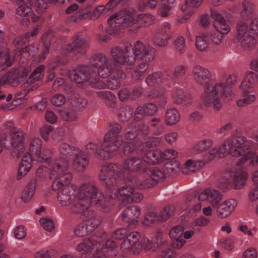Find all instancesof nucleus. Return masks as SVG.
<instances>
[{
	"label": "nucleus",
	"mask_w": 258,
	"mask_h": 258,
	"mask_svg": "<svg viewBox=\"0 0 258 258\" xmlns=\"http://www.w3.org/2000/svg\"><path fill=\"white\" fill-rule=\"evenodd\" d=\"M192 72L195 81L204 87V91L201 95L203 103L206 106H210L213 103L215 109L220 110L222 107L220 100L224 95L225 85L222 82L214 85L211 73L202 66H195Z\"/></svg>",
	"instance_id": "f257e3e1"
},
{
	"label": "nucleus",
	"mask_w": 258,
	"mask_h": 258,
	"mask_svg": "<svg viewBox=\"0 0 258 258\" xmlns=\"http://www.w3.org/2000/svg\"><path fill=\"white\" fill-rule=\"evenodd\" d=\"M228 147V152L229 155L233 157H242L236 163V165L240 166L245 163L248 158L253 155V152L250 149L249 142L246 138L242 136H233L231 138L227 139L223 145V148L220 149L221 152H225Z\"/></svg>",
	"instance_id": "f03ea898"
},
{
	"label": "nucleus",
	"mask_w": 258,
	"mask_h": 258,
	"mask_svg": "<svg viewBox=\"0 0 258 258\" xmlns=\"http://www.w3.org/2000/svg\"><path fill=\"white\" fill-rule=\"evenodd\" d=\"M122 129V126L118 122L110 123V130L105 134L102 144V151L99 153L102 159H108L111 153L117 151L123 143L120 135Z\"/></svg>",
	"instance_id": "7ed1b4c3"
},
{
	"label": "nucleus",
	"mask_w": 258,
	"mask_h": 258,
	"mask_svg": "<svg viewBox=\"0 0 258 258\" xmlns=\"http://www.w3.org/2000/svg\"><path fill=\"white\" fill-rule=\"evenodd\" d=\"M89 205H97L104 199L103 194L94 185L85 183L80 187L77 195Z\"/></svg>",
	"instance_id": "20e7f679"
},
{
	"label": "nucleus",
	"mask_w": 258,
	"mask_h": 258,
	"mask_svg": "<svg viewBox=\"0 0 258 258\" xmlns=\"http://www.w3.org/2000/svg\"><path fill=\"white\" fill-rule=\"evenodd\" d=\"M116 168L114 164H105L102 166L99 174L101 185L111 192L115 190L116 187Z\"/></svg>",
	"instance_id": "39448f33"
},
{
	"label": "nucleus",
	"mask_w": 258,
	"mask_h": 258,
	"mask_svg": "<svg viewBox=\"0 0 258 258\" xmlns=\"http://www.w3.org/2000/svg\"><path fill=\"white\" fill-rule=\"evenodd\" d=\"M133 49L132 54L134 55L136 60H138L140 63H146L149 66L150 63L155 59L156 49L152 46L138 41Z\"/></svg>",
	"instance_id": "423d86ee"
},
{
	"label": "nucleus",
	"mask_w": 258,
	"mask_h": 258,
	"mask_svg": "<svg viewBox=\"0 0 258 258\" xmlns=\"http://www.w3.org/2000/svg\"><path fill=\"white\" fill-rule=\"evenodd\" d=\"M133 49L132 54L134 55L136 60H138L140 63H146L149 66L150 63L155 59L156 49L152 46L138 41Z\"/></svg>",
	"instance_id": "0eeeda50"
},
{
	"label": "nucleus",
	"mask_w": 258,
	"mask_h": 258,
	"mask_svg": "<svg viewBox=\"0 0 258 258\" xmlns=\"http://www.w3.org/2000/svg\"><path fill=\"white\" fill-rule=\"evenodd\" d=\"M137 20L136 18L125 17L120 13L112 15L107 20L109 26L105 29V31L109 35H112L121 27H127L135 24Z\"/></svg>",
	"instance_id": "6e6552de"
},
{
	"label": "nucleus",
	"mask_w": 258,
	"mask_h": 258,
	"mask_svg": "<svg viewBox=\"0 0 258 258\" xmlns=\"http://www.w3.org/2000/svg\"><path fill=\"white\" fill-rule=\"evenodd\" d=\"M111 61L115 64L124 65L127 63L132 66L134 63L136 58L126 48L124 49L116 46L110 50Z\"/></svg>",
	"instance_id": "1a4fd4ad"
},
{
	"label": "nucleus",
	"mask_w": 258,
	"mask_h": 258,
	"mask_svg": "<svg viewBox=\"0 0 258 258\" xmlns=\"http://www.w3.org/2000/svg\"><path fill=\"white\" fill-rule=\"evenodd\" d=\"M94 74V71L89 66L81 64L73 69L69 74L72 81L77 84H81L89 81Z\"/></svg>",
	"instance_id": "9d476101"
},
{
	"label": "nucleus",
	"mask_w": 258,
	"mask_h": 258,
	"mask_svg": "<svg viewBox=\"0 0 258 258\" xmlns=\"http://www.w3.org/2000/svg\"><path fill=\"white\" fill-rule=\"evenodd\" d=\"M141 238L140 234L137 231H134L127 234L126 238L124 239L121 244V248L127 250L134 254H139L142 249V240L139 241Z\"/></svg>",
	"instance_id": "9b49d317"
},
{
	"label": "nucleus",
	"mask_w": 258,
	"mask_h": 258,
	"mask_svg": "<svg viewBox=\"0 0 258 258\" xmlns=\"http://www.w3.org/2000/svg\"><path fill=\"white\" fill-rule=\"evenodd\" d=\"M11 135L3 138V145L6 149L11 150L13 146H24L25 133L20 128L14 127Z\"/></svg>",
	"instance_id": "f8f14e48"
},
{
	"label": "nucleus",
	"mask_w": 258,
	"mask_h": 258,
	"mask_svg": "<svg viewBox=\"0 0 258 258\" xmlns=\"http://www.w3.org/2000/svg\"><path fill=\"white\" fill-rule=\"evenodd\" d=\"M42 141L39 138H35L31 142L29 147L30 156L33 160L40 162H49L50 158L46 155L41 154Z\"/></svg>",
	"instance_id": "ddd939ff"
},
{
	"label": "nucleus",
	"mask_w": 258,
	"mask_h": 258,
	"mask_svg": "<svg viewBox=\"0 0 258 258\" xmlns=\"http://www.w3.org/2000/svg\"><path fill=\"white\" fill-rule=\"evenodd\" d=\"M141 214L140 208L137 206L127 207L122 213V220L124 223H128L127 227L134 228L138 223L137 220Z\"/></svg>",
	"instance_id": "4468645a"
},
{
	"label": "nucleus",
	"mask_w": 258,
	"mask_h": 258,
	"mask_svg": "<svg viewBox=\"0 0 258 258\" xmlns=\"http://www.w3.org/2000/svg\"><path fill=\"white\" fill-rule=\"evenodd\" d=\"M198 199L201 201L207 200L210 204L214 207H217L221 202L222 195L216 189L207 188L201 192Z\"/></svg>",
	"instance_id": "2eb2a0df"
},
{
	"label": "nucleus",
	"mask_w": 258,
	"mask_h": 258,
	"mask_svg": "<svg viewBox=\"0 0 258 258\" xmlns=\"http://www.w3.org/2000/svg\"><path fill=\"white\" fill-rule=\"evenodd\" d=\"M158 110L157 106L152 103L145 104L138 106L135 111L134 120L140 121L146 115H154Z\"/></svg>",
	"instance_id": "dca6fc26"
},
{
	"label": "nucleus",
	"mask_w": 258,
	"mask_h": 258,
	"mask_svg": "<svg viewBox=\"0 0 258 258\" xmlns=\"http://www.w3.org/2000/svg\"><path fill=\"white\" fill-rule=\"evenodd\" d=\"M89 46V43L85 38L76 35L73 38L72 42L67 46L66 51L68 53L77 51L81 53L82 50L88 48Z\"/></svg>",
	"instance_id": "f3484780"
},
{
	"label": "nucleus",
	"mask_w": 258,
	"mask_h": 258,
	"mask_svg": "<svg viewBox=\"0 0 258 258\" xmlns=\"http://www.w3.org/2000/svg\"><path fill=\"white\" fill-rule=\"evenodd\" d=\"M184 228L181 225H178L172 228L169 233V236L173 240L172 245L177 248H181L185 240L183 238Z\"/></svg>",
	"instance_id": "a211bd4d"
},
{
	"label": "nucleus",
	"mask_w": 258,
	"mask_h": 258,
	"mask_svg": "<svg viewBox=\"0 0 258 258\" xmlns=\"http://www.w3.org/2000/svg\"><path fill=\"white\" fill-rule=\"evenodd\" d=\"M237 205V202L234 199H230L221 203L217 206V216L221 218L229 216Z\"/></svg>",
	"instance_id": "6ab92c4d"
},
{
	"label": "nucleus",
	"mask_w": 258,
	"mask_h": 258,
	"mask_svg": "<svg viewBox=\"0 0 258 258\" xmlns=\"http://www.w3.org/2000/svg\"><path fill=\"white\" fill-rule=\"evenodd\" d=\"M211 17L213 20L212 24L217 31L222 33H227L229 30V26L226 23L223 16L216 11L211 12Z\"/></svg>",
	"instance_id": "aec40b11"
},
{
	"label": "nucleus",
	"mask_w": 258,
	"mask_h": 258,
	"mask_svg": "<svg viewBox=\"0 0 258 258\" xmlns=\"http://www.w3.org/2000/svg\"><path fill=\"white\" fill-rule=\"evenodd\" d=\"M123 169L125 170L123 173L127 172H136L140 170L143 172V162L139 157H135L127 158L123 165Z\"/></svg>",
	"instance_id": "412c9836"
},
{
	"label": "nucleus",
	"mask_w": 258,
	"mask_h": 258,
	"mask_svg": "<svg viewBox=\"0 0 258 258\" xmlns=\"http://www.w3.org/2000/svg\"><path fill=\"white\" fill-rule=\"evenodd\" d=\"M258 84V73L252 71H247L245 73L240 88L244 91V93L247 90L253 87Z\"/></svg>",
	"instance_id": "4be33fe9"
},
{
	"label": "nucleus",
	"mask_w": 258,
	"mask_h": 258,
	"mask_svg": "<svg viewBox=\"0 0 258 258\" xmlns=\"http://www.w3.org/2000/svg\"><path fill=\"white\" fill-rule=\"evenodd\" d=\"M74 195V190L72 187L64 186L57 193V199L61 206H66L71 204Z\"/></svg>",
	"instance_id": "5701e85b"
},
{
	"label": "nucleus",
	"mask_w": 258,
	"mask_h": 258,
	"mask_svg": "<svg viewBox=\"0 0 258 258\" xmlns=\"http://www.w3.org/2000/svg\"><path fill=\"white\" fill-rule=\"evenodd\" d=\"M32 156L28 153L27 155H25L19 164L18 168L17 179H21L29 172L32 167Z\"/></svg>",
	"instance_id": "b1692460"
},
{
	"label": "nucleus",
	"mask_w": 258,
	"mask_h": 258,
	"mask_svg": "<svg viewBox=\"0 0 258 258\" xmlns=\"http://www.w3.org/2000/svg\"><path fill=\"white\" fill-rule=\"evenodd\" d=\"M69 159L61 158L56 159L52 166V174L56 177L66 172L69 167Z\"/></svg>",
	"instance_id": "393cba45"
},
{
	"label": "nucleus",
	"mask_w": 258,
	"mask_h": 258,
	"mask_svg": "<svg viewBox=\"0 0 258 258\" xmlns=\"http://www.w3.org/2000/svg\"><path fill=\"white\" fill-rule=\"evenodd\" d=\"M89 164V159L84 152H80L76 155L74 159L73 167L79 172H82L86 169Z\"/></svg>",
	"instance_id": "a878e982"
},
{
	"label": "nucleus",
	"mask_w": 258,
	"mask_h": 258,
	"mask_svg": "<svg viewBox=\"0 0 258 258\" xmlns=\"http://www.w3.org/2000/svg\"><path fill=\"white\" fill-rule=\"evenodd\" d=\"M44 69L43 65H40L35 68L26 81L22 85L23 88L27 87L28 85H31L35 81L42 80L44 74L42 73Z\"/></svg>",
	"instance_id": "bb28decb"
},
{
	"label": "nucleus",
	"mask_w": 258,
	"mask_h": 258,
	"mask_svg": "<svg viewBox=\"0 0 258 258\" xmlns=\"http://www.w3.org/2000/svg\"><path fill=\"white\" fill-rule=\"evenodd\" d=\"M180 114L174 108L167 109L164 115V121L166 125L172 126L177 124L180 120Z\"/></svg>",
	"instance_id": "cd10ccee"
},
{
	"label": "nucleus",
	"mask_w": 258,
	"mask_h": 258,
	"mask_svg": "<svg viewBox=\"0 0 258 258\" xmlns=\"http://www.w3.org/2000/svg\"><path fill=\"white\" fill-rule=\"evenodd\" d=\"M36 184V179L32 178L23 190L21 198L24 202L27 203L31 199L35 192Z\"/></svg>",
	"instance_id": "c85d7f7f"
},
{
	"label": "nucleus",
	"mask_w": 258,
	"mask_h": 258,
	"mask_svg": "<svg viewBox=\"0 0 258 258\" xmlns=\"http://www.w3.org/2000/svg\"><path fill=\"white\" fill-rule=\"evenodd\" d=\"M145 179L142 181H139L137 177L134 176L132 178H130L131 182L134 183L136 187L140 189H146L151 188L155 186L157 182L155 181L153 178L146 175Z\"/></svg>",
	"instance_id": "c756f323"
},
{
	"label": "nucleus",
	"mask_w": 258,
	"mask_h": 258,
	"mask_svg": "<svg viewBox=\"0 0 258 258\" xmlns=\"http://www.w3.org/2000/svg\"><path fill=\"white\" fill-rule=\"evenodd\" d=\"M161 155V150L157 149L148 152L144 156L143 159L144 162L154 165L158 163H161V160H160Z\"/></svg>",
	"instance_id": "7c9ffc66"
},
{
	"label": "nucleus",
	"mask_w": 258,
	"mask_h": 258,
	"mask_svg": "<svg viewBox=\"0 0 258 258\" xmlns=\"http://www.w3.org/2000/svg\"><path fill=\"white\" fill-rule=\"evenodd\" d=\"M248 26V23L244 21H240L237 24L236 34L233 39L234 43L239 42L245 37L249 29Z\"/></svg>",
	"instance_id": "2f4dec72"
},
{
	"label": "nucleus",
	"mask_w": 258,
	"mask_h": 258,
	"mask_svg": "<svg viewBox=\"0 0 258 258\" xmlns=\"http://www.w3.org/2000/svg\"><path fill=\"white\" fill-rule=\"evenodd\" d=\"M97 96L100 98L104 100L106 105L111 108L116 106V98L115 95L109 91H98L96 92Z\"/></svg>",
	"instance_id": "473e14b6"
},
{
	"label": "nucleus",
	"mask_w": 258,
	"mask_h": 258,
	"mask_svg": "<svg viewBox=\"0 0 258 258\" xmlns=\"http://www.w3.org/2000/svg\"><path fill=\"white\" fill-rule=\"evenodd\" d=\"M71 103L77 109L80 110L87 106L88 101L81 95L74 92L71 96Z\"/></svg>",
	"instance_id": "72a5a7b5"
},
{
	"label": "nucleus",
	"mask_w": 258,
	"mask_h": 258,
	"mask_svg": "<svg viewBox=\"0 0 258 258\" xmlns=\"http://www.w3.org/2000/svg\"><path fill=\"white\" fill-rule=\"evenodd\" d=\"M104 9L105 8L103 6H99L96 8L92 13L90 12H87L81 14L80 11H79L76 13L77 15L76 17L80 19L89 18L91 20H96L99 18Z\"/></svg>",
	"instance_id": "f704fd0d"
},
{
	"label": "nucleus",
	"mask_w": 258,
	"mask_h": 258,
	"mask_svg": "<svg viewBox=\"0 0 258 258\" xmlns=\"http://www.w3.org/2000/svg\"><path fill=\"white\" fill-rule=\"evenodd\" d=\"M149 67L146 63L140 62L138 66L132 71V78L136 81L142 80L143 79L144 74Z\"/></svg>",
	"instance_id": "c9c22d12"
},
{
	"label": "nucleus",
	"mask_w": 258,
	"mask_h": 258,
	"mask_svg": "<svg viewBox=\"0 0 258 258\" xmlns=\"http://www.w3.org/2000/svg\"><path fill=\"white\" fill-rule=\"evenodd\" d=\"M243 10L241 12L242 18L246 20L251 18L254 12V5L247 1H244L242 4Z\"/></svg>",
	"instance_id": "e433bc0d"
},
{
	"label": "nucleus",
	"mask_w": 258,
	"mask_h": 258,
	"mask_svg": "<svg viewBox=\"0 0 258 258\" xmlns=\"http://www.w3.org/2000/svg\"><path fill=\"white\" fill-rule=\"evenodd\" d=\"M143 172L145 175H148L153 178L157 182L164 175V173L157 167H153L150 169L143 168Z\"/></svg>",
	"instance_id": "4c0bfd02"
},
{
	"label": "nucleus",
	"mask_w": 258,
	"mask_h": 258,
	"mask_svg": "<svg viewBox=\"0 0 258 258\" xmlns=\"http://www.w3.org/2000/svg\"><path fill=\"white\" fill-rule=\"evenodd\" d=\"M175 0H162L158 10V14L162 17H166L169 15V11L172 8Z\"/></svg>",
	"instance_id": "58836bf2"
},
{
	"label": "nucleus",
	"mask_w": 258,
	"mask_h": 258,
	"mask_svg": "<svg viewBox=\"0 0 258 258\" xmlns=\"http://www.w3.org/2000/svg\"><path fill=\"white\" fill-rule=\"evenodd\" d=\"M256 43L257 41L255 38L248 34L244 37L241 41V46L244 50H250L255 47Z\"/></svg>",
	"instance_id": "ea45409f"
},
{
	"label": "nucleus",
	"mask_w": 258,
	"mask_h": 258,
	"mask_svg": "<svg viewBox=\"0 0 258 258\" xmlns=\"http://www.w3.org/2000/svg\"><path fill=\"white\" fill-rule=\"evenodd\" d=\"M108 58L102 53H98L93 55L90 59V64L95 68H99L105 63L108 62Z\"/></svg>",
	"instance_id": "a19ab883"
},
{
	"label": "nucleus",
	"mask_w": 258,
	"mask_h": 258,
	"mask_svg": "<svg viewBox=\"0 0 258 258\" xmlns=\"http://www.w3.org/2000/svg\"><path fill=\"white\" fill-rule=\"evenodd\" d=\"M52 37V34L50 31L45 32L41 37V42L43 46L42 51L43 58H45V56L49 53Z\"/></svg>",
	"instance_id": "79ce46f5"
},
{
	"label": "nucleus",
	"mask_w": 258,
	"mask_h": 258,
	"mask_svg": "<svg viewBox=\"0 0 258 258\" xmlns=\"http://www.w3.org/2000/svg\"><path fill=\"white\" fill-rule=\"evenodd\" d=\"M162 73L161 72H155L150 74L146 78L145 82L149 86H156L161 83Z\"/></svg>",
	"instance_id": "37998d69"
},
{
	"label": "nucleus",
	"mask_w": 258,
	"mask_h": 258,
	"mask_svg": "<svg viewBox=\"0 0 258 258\" xmlns=\"http://www.w3.org/2000/svg\"><path fill=\"white\" fill-rule=\"evenodd\" d=\"M93 244L90 238H86L83 239L76 247L77 250L83 253L88 252L93 248Z\"/></svg>",
	"instance_id": "c03bdc74"
},
{
	"label": "nucleus",
	"mask_w": 258,
	"mask_h": 258,
	"mask_svg": "<svg viewBox=\"0 0 258 258\" xmlns=\"http://www.w3.org/2000/svg\"><path fill=\"white\" fill-rule=\"evenodd\" d=\"M89 206V205L82 199L78 198L72 206L71 211L74 213H84V211L88 209Z\"/></svg>",
	"instance_id": "a18cd8bd"
},
{
	"label": "nucleus",
	"mask_w": 258,
	"mask_h": 258,
	"mask_svg": "<svg viewBox=\"0 0 258 258\" xmlns=\"http://www.w3.org/2000/svg\"><path fill=\"white\" fill-rule=\"evenodd\" d=\"M116 189L123 202H128L129 198L134 191V188L130 186L124 185L121 188L116 187Z\"/></svg>",
	"instance_id": "49530a36"
},
{
	"label": "nucleus",
	"mask_w": 258,
	"mask_h": 258,
	"mask_svg": "<svg viewBox=\"0 0 258 258\" xmlns=\"http://www.w3.org/2000/svg\"><path fill=\"white\" fill-rule=\"evenodd\" d=\"M59 150L60 154L66 156V157H63L62 158L68 159V157L73 154V151H75L76 148L70 146L66 143H62L59 145Z\"/></svg>",
	"instance_id": "de8ad7c7"
},
{
	"label": "nucleus",
	"mask_w": 258,
	"mask_h": 258,
	"mask_svg": "<svg viewBox=\"0 0 258 258\" xmlns=\"http://www.w3.org/2000/svg\"><path fill=\"white\" fill-rule=\"evenodd\" d=\"M4 77L6 80V84H10L12 86H16L21 83L13 69L12 71L7 73Z\"/></svg>",
	"instance_id": "09e8293b"
},
{
	"label": "nucleus",
	"mask_w": 258,
	"mask_h": 258,
	"mask_svg": "<svg viewBox=\"0 0 258 258\" xmlns=\"http://www.w3.org/2000/svg\"><path fill=\"white\" fill-rule=\"evenodd\" d=\"M12 64L13 60L11 59L9 54L0 52V70H4L8 67H11Z\"/></svg>",
	"instance_id": "8fccbe9b"
},
{
	"label": "nucleus",
	"mask_w": 258,
	"mask_h": 258,
	"mask_svg": "<svg viewBox=\"0 0 258 258\" xmlns=\"http://www.w3.org/2000/svg\"><path fill=\"white\" fill-rule=\"evenodd\" d=\"M142 248L154 251L157 248L161 245V241L154 242V240H150L147 237H144L142 239Z\"/></svg>",
	"instance_id": "3c124183"
},
{
	"label": "nucleus",
	"mask_w": 258,
	"mask_h": 258,
	"mask_svg": "<svg viewBox=\"0 0 258 258\" xmlns=\"http://www.w3.org/2000/svg\"><path fill=\"white\" fill-rule=\"evenodd\" d=\"M113 72V69L111 64H109V61L108 62L105 63L102 66L99 67L98 69V73L99 75L103 78H106L109 77Z\"/></svg>",
	"instance_id": "603ef678"
},
{
	"label": "nucleus",
	"mask_w": 258,
	"mask_h": 258,
	"mask_svg": "<svg viewBox=\"0 0 258 258\" xmlns=\"http://www.w3.org/2000/svg\"><path fill=\"white\" fill-rule=\"evenodd\" d=\"M174 212V207L172 205L165 206L161 211L159 215L161 221H166L173 215Z\"/></svg>",
	"instance_id": "864d4df0"
},
{
	"label": "nucleus",
	"mask_w": 258,
	"mask_h": 258,
	"mask_svg": "<svg viewBox=\"0 0 258 258\" xmlns=\"http://www.w3.org/2000/svg\"><path fill=\"white\" fill-rule=\"evenodd\" d=\"M128 128L125 130L124 138L126 140H132L134 139L137 135V128L134 123L131 122L128 123Z\"/></svg>",
	"instance_id": "5fc2aeb1"
},
{
	"label": "nucleus",
	"mask_w": 258,
	"mask_h": 258,
	"mask_svg": "<svg viewBox=\"0 0 258 258\" xmlns=\"http://www.w3.org/2000/svg\"><path fill=\"white\" fill-rule=\"evenodd\" d=\"M252 179L254 183L256 185V187L249 191V197L251 201H254L258 199V171L254 173Z\"/></svg>",
	"instance_id": "6e6d98bb"
},
{
	"label": "nucleus",
	"mask_w": 258,
	"mask_h": 258,
	"mask_svg": "<svg viewBox=\"0 0 258 258\" xmlns=\"http://www.w3.org/2000/svg\"><path fill=\"white\" fill-rule=\"evenodd\" d=\"M92 242H93V246L100 244L103 246L104 242L107 238L106 234L104 232L97 233L92 235L90 237Z\"/></svg>",
	"instance_id": "4d7b16f0"
},
{
	"label": "nucleus",
	"mask_w": 258,
	"mask_h": 258,
	"mask_svg": "<svg viewBox=\"0 0 258 258\" xmlns=\"http://www.w3.org/2000/svg\"><path fill=\"white\" fill-rule=\"evenodd\" d=\"M16 14L21 17H28L32 14V9L28 6V5H17Z\"/></svg>",
	"instance_id": "13d9d810"
},
{
	"label": "nucleus",
	"mask_w": 258,
	"mask_h": 258,
	"mask_svg": "<svg viewBox=\"0 0 258 258\" xmlns=\"http://www.w3.org/2000/svg\"><path fill=\"white\" fill-rule=\"evenodd\" d=\"M133 110L130 107L122 108L120 109L118 117L123 122L130 120L133 116Z\"/></svg>",
	"instance_id": "bf43d9fd"
},
{
	"label": "nucleus",
	"mask_w": 258,
	"mask_h": 258,
	"mask_svg": "<svg viewBox=\"0 0 258 258\" xmlns=\"http://www.w3.org/2000/svg\"><path fill=\"white\" fill-rule=\"evenodd\" d=\"M89 228L87 226L85 223L80 224L74 229V233L78 237L85 236L92 233Z\"/></svg>",
	"instance_id": "052dcab7"
},
{
	"label": "nucleus",
	"mask_w": 258,
	"mask_h": 258,
	"mask_svg": "<svg viewBox=\"0 0 258 258\" xmlns=\"http://www.w3.org/2000/svg\"><path fill=\"white\" fill-rule=\"evenodd\" d=\"M213 145L212 140L208 139L204 140L198 143L194 147V149L199 152H203L207 150Z\"/></svg>",
	"instance_id": "680f3d73"
},
{
	"label": "nucleus",
	"mask_w": 258,
	"mask_h": 258,
	"mask_svg": "<svg viewBox=\"0 0 258 258\" xmlns=\"http://www.w3.org/2000/svg\"><path fill=\"white\" fill-rule=\"evenodd\" d=\"M177 155V152L175 150L172 149L166 150L163 153L161 151L160 160H161V162L165 160L173 161V160L176 158Z\"/></svg>",
	"instance_id": "e2e57ef3"
},
{
	"label": "nucleus",
	"mask_w": 258,
	"mask_h": 258,
	"mask_svg": "<svg viewBox=\"0 0 258 258\" xmlns=\"http://www.w3.org/2000/svg\"><path fill=\"white\" fill-rule=\"evenodd\" d=\"M247 178V174L243 172L239 174L236 175L234 177V183L236 189H240L245 184Z\"/></svg>",
	"instance_id": "0e129e2a"
},
{
	"label": "nucleus",
	"mask_w": 258,
	"mask_h": 258,
	"mask_svg": "<svg viewBox=\"0 0 258 258\" xmlns=\"http://www.w3.org/2000/svg\"><path fill=\"white\" fill-rule=\"evenodd\" d=\"M38 48L37 47L29 45L24 48H20L18 50L19 55H23V54H27L28 56H35L38 52Z\"/></svg>",
	"instance_id": "69168bd1"
},
{
	"label": "nucleus",
	"mask_w": 258,
	"mask_h": 258,
	"mask_svg": "<svg viewBox=\"0 0 258 258\" xmlns=\"http://www.w3.org/2000/svg\"><path fill=\"white\" fill-rule=\"evenodd\" d=\"M72 177V173L68 171L55 177L58 179V182H61L63 186H68V185L70 183Z\"/></svg>",
	"instance_id": "338daca9"
},
{
	"label": "nucleus",
	"mask_w": 258,
	"mask_h": 258,
	"mask_svg": "<svg viewBox=\"0 0 258 258\" xmlns=\"http://www.w3.org/2000/svg\"><path fill=\"white\" fill-rule=\"evenodd\" d=\"M171 38L169 34H167L162 37L160 35H157L154 39V43L160 47H165L168 44V40Z\"/></svg>",
	"instance_id": "774afa93"
}]
</instances>
